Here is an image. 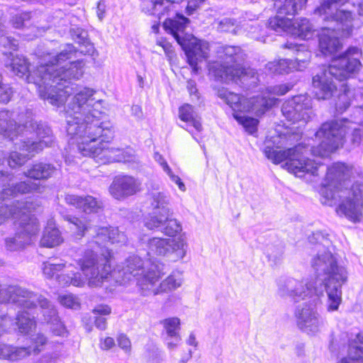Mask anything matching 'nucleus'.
I'll use <instances>...</instances> for the list:
<instances>
[{"instance_id":"f257e3e1","label":"nucleus","mask_w":363,"mask_h":363,"mask_svg":"<svg viewBox=\"0 0 363 363\" xmlns=\"http://www.w3.org/2000/svg\"><path fill=\"white\" fill-rule=\"evenodd\" d=\"M77 51L68 44L59 53L46 52L41 65L28 77L29 82L38 86L41 99L60 107L67 101L64 116L70 145H76L83 156L95 159L102 164L125 162L123 150L111 147L108 142L113 137L109 123L102 121L105 112L102 100H96V91L77 84H64L70 79H79L84 74V62L77 60L62 64L76 57Z\"/></svg>"},{"instance_id":"f03ea898","label":"nucleus","mask_w":363,"mask_h":363,"mask_svg":"<svg viewBox=\"0 0 363 363\" xmlns=\"http://www.w3.org/2000/svg\"><path fill=\"white\" fill-rule=\"evenodd\" d=\"M111 257V254L108 250L101 255L90 250L85 252L83 257L77 261L89 286H100L113 278L121 285L136 281L141 290L140 279L145 277L147 269L158 262L150 259L143 262L140 257L133 255L126 259L121 269L113 271L110 264Z\"/></svg>"},{"instance_id":"7ed1b4c3","label":"nucleus","mask_w":363,"mask_h":363,"mask_svg":"<svg viewBox=\"0 0 363 363\" xmlns=\"http://www.w3.org/2000/svg\"><path fill=\"white\" fill-rule=\"evenodd\" d=\"M28 118L30 119L17 125L12 120L11 112L6 110L0 111V139L9 138L13 140V137L23 130L25 132L33 131L39 138V141L27 138L15 143V148L25 153H21L17 150L10 153L7 162L11 168L23 165L30 157L42 151L45 147L51 146L53 143L52 132L49 126L43 123H38L30 118V116Z\"/></svg>"},{"instance_id":"20e7f679","label":"nucleus","mask_w":363,"mask_h":363,"mask_svg":"<svg viewBox=\"0 0 363 363\" xmlns=\"http://www.w3.org/2000/svg\"><path fill=\"white\" fill-rule=\"evenodd\" d=\"M310 242H320L316 255L311 259V266L317 277H323L320 284L324 285L327 294L328 312L337 311L342 303V286L347 281V272L345 267L337 264L335 257L324 247L328 242L323 234L317 231L308 238Z\"/></svg>"},{"instance_id":"39448f33","label":"nucleus","mask_w":363,"mask_h":363,"mask_svg":"<svg viewBox=\"0 0 363 363\" xmlns=\"http://www.w3.org/2000/svg\"><path fill=\"white\" fill-rule=\"evenodd\" d=\"M297 137L294 134L272 136L266 140L263 152L274 164L286 161L284 167L297 177L317 176L321 164L306 157L308 146L298 144L293 147H289L294 145Z\"/></svg>"},{"instance_id":"423d86ee","label":"nucleus","mask_w":363,"mask_h":363,"mask_svg":"<svg viewBox=\"0 0 363 363\" xmlns=\"http://www.w3.org/2000/svg\"><path fill=\"white\" fill-rule=\"evenodd\" d=\"M347 0H321L320 4L315 10V13L323 16V20L333 26L325 28L319 38L320 52L325 55H332L341 47L337 35H350L353 27V16L347 9L340 7Z\"/></svg>"},{"instance_id":"0eeeda50","label":"nucleus","mask_w":363,"mask_h":363,"mask_svg":"<svg viewBox=\"0 0 363 363\" xmlns=\"http://www.w3.org/2000/svg\"><path fill=\"white\" fill-rule=\"evenodd\" d=\"M361 55L358 48L350 47L344 53L334 57L327 69L313 77V86L316 89L315 95L318 99H327L333 96L337 89L333 77L342 82L360 69Z\"/></svg>"},{"instance_id":"6e6552de","label":"nucleus","mask_w":363,"mask_h":363,"mask_svg":"<svg viewBox=\"0 0 363 363\" xmlns=\"http://www.w3.org/2000/svg\"><path fill=\"white\" fill-rule=\"evenodd\" d=\"M363 126V122H358ZM352 123L347 119L333 120L323 123L315 133L320 141L317 147L310 150L314 156L327 157L343 145L344 137L349 130H352L351 141L355 145L363 142V130L352 128Z\"/></svg>"},{"instance_id":"1a4fd4ad","label":"nucleus","mask_w":363,"mask_h":363,"mask_svg":"<svg viewBox=\"0 0 363 363\" xmlns=\"http://www.w3.org/2000/svg\"><path fill=\"white\" fill-rule=\"evenodd\" d=\"M292 87L293 85L290 84L269 86L262 96H256L250 99L240 97L224 87L218 89L217 95L234 111V113L252 112L259 116L277 104L278 99L274 96H271L272 94L283 96Z\"/></svg>"},{"instance_id":"9d476101","label":"nucleus","mask_w":363,"mask_h":363,"mask_svg":"<svg viewBox=\"0 0 363 363\" xmlns=\"http://www.w3.org/2000/svg\"><path fill=\"white\" fill-rule=\"evenodd\" d=\"M189 23V20L187 18L176 13L174 18L168 17L165 19L164 28L172 35L185 51L189 65L192 67L193 72L196 73L199 69L198 62L208 56L209 44L186 33L185 30Z\"/></svg>"},{"instance_id":"9b49d317","label":"nucleus","mask_w":363,"mask_h":363,"mask_svg":"<svg viewBox=\"0 0 363 363\" xmlns=\"http://www.w3.org/2000/svg\"><path fill=\"white\" fill-rule=\"evenodd\" d=\"M220 62L209 64V73L216 80L228 82L236 78H244L248 72L241 63L245 59V55L240 47L225 46L218 50Z\"/></svg>"},{"instance_id":"f8f14e48","label":"nucleus","mask_w":363,"mask_h":363,"mask_svg":"<svg viewBox=\"0 0 363 363\" xmlns=\"http://www.w3.org/2000/svg\"><path fill=\"white\" fill-rule=\"evenodd\" d=\"M164 274V264L160 262L147 269L145 277L140 281L142 294L144 296H156L176 290L182 285L183 276L181 272L174 271L160 282Z\"/></svg>"},{"instance_id":"ddd939ff","label":"nucleus","mask_w":363,"mask_h":363,"mask_svg":"<svg viewBox=\"0 0 363 363\" xmlns=\"http://www.w3.org/2000/svg\"><path fill=\"white\" fill-rule=\"evenodd\" d=\"M352 173V168L342 162H335L327 169L324 183L320 189L321 202L333 206L336 195L347 191L348 181Z\"/></svg>"},{"instance_id":"4468645a","label":"nucleus","mask_w":363,"mask_h":363,"mask_svg":"<svg viewBox=\"0 0 363 363\" xmlns=\"http://www.w3.org/2000/svg\"><path fill=\"white\" fill-rule=\"evenodd\" d=\"M147 247L149 255L166 257L170 261L177 262L186 256L188 243L183 235L172 238L154 237L147 240Z\"/></svg>"},{"instance_id":"2eb2a0df","label":"nucleus","mask_w":363,"mask_h":363,"mask_svg":"<svg viewBox=\"0 0 363 363\" xmlns=\"http://www.w3.org/2000/svg\"><path fill=\"white\" fill-rule=\"evenodd\" d=\"M14 224V235L5 239L6 249L11 252L21 250L30 245L36 238L40 230L38 220L25 212L22 218L16 220Z\"/></svg>"},{"instance_id":"dca6fc26","label":"nucleus","mask_w":363,"mask_h":363,"mask_svg":"<svg viewBox=\"0 0 363 363\" xmlns=\"http://www.w3.org/2000/svg\"><path fill=\"white\" fill-rule=\"evenodd\" d=\"M73 264L65 260L53 259L43 263V272L44 275L49 279L53 278L55 275L59 284L62 286L73 285L74 286H82L86 281L79 272H74Z\"/></svg>"},{"instance_id":"f3484780","label":"nucleus","mask_w":363,"mask_h":363,"mask_svg":"<svg viewBox=\"0 0 363 363\" xmlns=\"http://www.w3.org/2000/svg\"><path fill=\"white\" fill-rule=\"evenodd\" d=\"M294 317L297 328L308 335L313 336L320 333L325 325V321L317 309L307 303L296 306Z\"/></svg>"},{"instance_id":"a211bd4d","label":"nucleus","mask_w":363,"mask_h":363,"mask_svg":"<svg viewBox=\"0 0 363 363\" xmlns=\"http://www.w3.org/2000/svg\"><path fill=\"white\" fill-rule=\"evenodd\" d=\"M34 296L35 298L30 300L26 308H34L38 305L43 317V320L50 325V330L52 335L60 337L67 336V330L59 318L54 306L41 294L34 293Z\"/></svg>"},{"instance_id":"6ab92c4d","label":"nucleus","mask_w":363,"mask_h":363,"mask_svg":"<svg viewBox=\"0 0 363 363\" xmlns=\"http://www.w3.org/2000/svg\"><path fill=\"white\" fill-rule=\"evenodd\" d=\"M283 116L289 121L307 123L313 116L311 99L298 95L285 101L281 108Z\"/></svg>"},{"instance_id":"aec40b11","label":"nucleus","mask_w":363,"mask_h":363,"mask_svg":"<svg viewBox=\"0 0 363 363\" xmlns=\"http://www.w3.org/2000/svg\"><path fill=\"white\" fill-rule=\"evenodd\" d=\"M150 196L152 211L145 218L144 223L146 228H154L165 220L169 214V198L164 192L156 191H150Z\"/></svg>"},{"instance_id":"412c9836","label":"nucleus","mask_w":363,"mask_h":363,"mask_svg":"<svg viewBox=\"0 0 363 363\" xmlns=\"http://www.w3.org/2000/svg\"><path fill=\"white\" fill-rule=\"evenodd\" d=\"M140 190V181L129 175H118L116 177L109 186L111 195L118 200L133 196Z\"/></svg>"},{"instance_id":"4be33fe9","label":"nucleus","mask_w":363,"mask_h":363,"mask_svg":"<svg viewBox=\"0 0 363 363\" xmlns=\"http://www.w3.org/2000/svg\"><path fill=\"white\" fill-rule=\"evenodd\" d=\"M337 197H344L345 199L337 208V213L340 216H344L352 222H359L362 218L363 204L361 199L357 196H354L351 193L350 190L345 194H337L336 199H337Z\"/></svg>"},{"instance_id":"5701e85b","label":"nucleus","mask_w":363,"mask_h":363,"mask_svg":"<svg viewBox=\"0 0 363 363\" xmlns=\"http://www.w3.org/2000/svg\"><path fill=\"white\" fill-rule=\"evenodd\" d=\"M35 298L34 293L16 285H0V302H11L26 308L30 300Z\"/></svg>"},{"instance_id":"b1692460","label":"nucleus","mask_w":363,"mask_h":363,"mask_svg":"<svg viewBox=\"0 0 363 363\" xmlns=\"http://www.w3.org/2000/svg\"><path fill=\"white\" fill-rule=\"evenodd\" d=\"M305 58L298 57L295 60L283 59L269 62L266 67L274 74H288L294 71H303L310 61V53L304 52Z\"/></svg>"},{"instance_id":"393cba45","label":"nucleus","mask_w":363,"mask_h":363,"mask_svg":"<svg viewBox=\"0 0 363 363\" xmlns=\"http://www.w3.org/2000/svg\"><path fill=\"white\" fill-rule=\"evenodd\" d=\"M67 204L73 206L86 213H97L103 208L101 200L92 196H78L67 194L64 196Z\"/></svg>"},{"instance_id":"a878e982","label":"nucleus","mask_w":363,"mask_h":363,"mask_svg":"<svg viewBox=\"0 0 363 363\" xmlns=\"http://www.w3.org/2000/svg\"><path fill=\"white\" fill-rule=\"evenodd\" d=\"M57 173L58 169L54 164L40 162L30 165L23 174L35 180H48L55 177Z\"/></svg>"},{"instance_id":"bb28decb","label":"nucleus","mask_w":363,"mask_h":363,"mask_svg":"<svg viewBox=\"0 0 363 363\" xmlns=\"http://www.w3.org/2000/svg\"><path fill=\"white\" fill-rule=\"evenodd\" d=\"M337 363H363V332L350 339L347 356L342 357Z\"/></svg>"},{"instance_id":"cd10ccee","label":"nucleus","mask_w":363,"mask_h":363,"mask_svg":"<svg viewBox=\"0 0 363 363\" xmlns=\"http://www.w3.org/2000/svg\"><path fill=\"white\" fill-rule=\"evenodd\" d=\"M148 5H143L142 10L146 13L157 16L159 19L169 16L175 11L176 3L172 0H150Z\"/></svg>"},{"instance_id":"c85d7f7f","label":"nucleus","mask_w":363,"mask_h":363,"mask_svg":"<svg viewBox=\"0 0 363 363\" xmlns=\"http://www.w3.org/2000/svg\"><path fill=\"white\" fill-rule=\"evenodd\" d=\"M46 54V52L43 53L39 55L40 57V61H39V65L37 67H38L42 62V56L43 55ZM6 66L11 68V70L17 76L19 77H23L24 76H26V80L28 83H33L35 85V86L38 89V86H37L33 82H29L28 81V77L33 74L35 71L37 70L38 68H36L33 72H29L28 70V64L27 62V60L23 57L19 55L13 56L12 53H10L9 55V61L6 62Z\"/></svg>"},{"instance_id":"c756f323","label":"nucleus","mask_w":363,"mask_h":363,"mask_svg":"<svg viewBox=\"0 0 363 363\" xmlns=\"http://www.w3.org/2000/svg\"><path fill=\"white\" fill-rule=\"evenodd\" d=\"M40 188V184L36 182L31 181L21 182L9 188H4L0 192V201L9 199L10 197L15 196L17 194H28L38 191Z\"/></svg>"},{"instance_id":"7c9ffc66","label":"nucleus","mask_w":363,"mask_h":363,"mask_svg":"<svg viewBox=\"0 0 363 363\" xmlns=\"http://www.w3.org/2000/svg\"><path fill=\"white\" fill-rule=\"evenodd\" d=\"M313 296L320 297L323 296L321 287L318 289L313 283L307 280H296L294 301H299Z\"/></svg>"},{"instance_id":"2f4dec72","label":"nucleus","mask_w":363,"mask_h":363,"mask_svg":"<svg viewBox=\"0 0 363 363\" xmlns=\"http://www.w3.org/2000/svg\"><path fill=\"white\" fill-rule=\"evenodd\" d=\"M25 212L28 213L27 204L23 201H16L9 207L4 205L0 207V225L3 224L10 216L18 220Z\"/></svg>"},{"instance_id":"473e14b6","label":"nucleus","mask_w":363,"mask_h":363,"mask_svg":"<svg viewBox=\"0 0 363 363\" xmlns=\"http://www.w3.org/2000/svg\"><path fill=\"white\" fill-rule=\"evenodd\" d=\"M63 242L61 233L56 228L55 223L52 221L48 223L43 236L40 240V245L46 247H54L60 245Z\"/></svg>"},{"instance_id":"72a5a7b5","label":"nucleus","mask_w":363,"mask_h":363,"mask_svg":"<svg viewBox=\"0 0 363 363\" xmlns=\"http://www.w3.org/2000/svg\"><path fill=\"white\" fill-rule=\"evenodd\" d=\"M29 355L28 348L18 347L11 345L0 343V359L10 362L23 359Z\"/></svg>"},{"instance_id":"f704fd0d","label":"nucleus","mask_w":363,"mask_h":363,"mask_svg":"<svg viewBox=\"0 0 363 363\" xmlns=\"http://www.w3.org/2000/svg\"><path fill=\"white\" fill-rule=\"evenodd\" d=\"M307 0H277L275 7L279 14L294 16L302 9Z\"/></svg>"},{"instance_id":"c9c22d12","label":"nucleus","mask_w":363,"mask_h":363,"mask_svg":"<svg viewBox=\"0 0 363 363\" xmlns=\"http://www.w3.org/2000/svg\"><path fill=\"white\" fill-rule=\"evenodd\" d=\"M315 30L306 18H301L292 23L291 34L303 40L312 38Z\"/></svg>"},{"instance_id":"e433bc0d","label":"nucleus","mask_w":363,"mask_h":363,"mask_svg":"<svg viewBox=\"0 0 363 363\" xmlns=\"http://www.w3.org/2000/svg\"><path fill=\"white\" fill-rule=\"evenodd\" d=\"M170 213L167 214V219L162 220V223L158 225V226L147 228L152 230H157L167 236L177 238L176 235L182 231V228L181 224L176 219L170 218Z\"/></svg>"},{"instance_id":"4c0bfd02","label":"nucleus","mask_w":363,"mask_h":363,"mask_svg":"<svg viewBox=\"0 0 363 363\" xmlns=\"http://www.w3.org/2000/svg\"><path fill=\"white\" fill-rule=\"evenodd\" d=\"M179 117L182 121L189 123L197 131L202 130L200 118H198L193 106L190 104H186L179 108Z\"/></svg>"},{"instance_id":"58836bf2","label":"nucleus","mask_w":363,"mask_h":363,"mask_svg":"<svg viewBox=\"0 0 363 363\" xmlns=\"http://www.w3.org/2000/svg\"><path fill=\"white\" fill-rule=\"evenodd\" d=\"M279 14L270 18L268 21V27L277 33L286 32L291 33L292 21L290 18Z\"/></svg>"},{"instance_id":"ea45409f","label":"nucleus","mask_w":363,"mask_h":363,"mask_svg":"<svg viewBox=\"0 0 363 363\" xmlns=\"http://www.w3.org/2000/svg\"><path fill=\"white\" fill-rule=\"evenodd\" d=\"M16 324L21 333H28L35 326L34 317L27 311H18L16 316Z\"/></svg>"},{"instance_id":"a19ab883","label":"nucleus","mask_w":363,"mask_h":363,"mask_svg":"<svg viewBox=\"0 0 363 363\" xmlns=\"http://www.w3.org/2000/svg\"><path fill=\"white\" fill-rule=\"evenodd\" d=\"M296 280L294 278L281 279L278 282V294L281 297H289L294 301Z\"/></svg>"},{"instance_id":"79ce46f5","label":"nucleus","mask_w":363,"mask_h":363,"mask_svg":"<svg viewBox=\"0 0 363 363\" xmlns=\"http://www.w3.org/2000/svg\"><path fill=\"white\" fill-rule=\"evenodd\" d=\"M160 324L163 327L162 335H169L172 336L180 335L181 322L179 318L172 317L165 318L160 321Z\"/></svg>"},{"instance_id":"37998d69","label":"nucleus","mask_w":363,"mask_h":363,"mask_svg":"<svg viewBox=\"0 0 363 363\" xmlns=\"http://www.w3.org/2000/svg\"><path fill=\"white\" fill-rule=\"evenodd\" d=\"M234 118L242 125L245 131L253 135L257 130L258 120L252 117L241 115L239 113H233Z\"/></svg>"},{"instance_id":"c03bdc74","label":"nucleus","mask_w":363,"mask_h":363,"mask_svg":"<svg viewBox=\"0 0 363 363\" xmlns=\"http://www.w3.org/2000/svg\"><path fill=\"white\" fill-rule=\"evenodd\" d=\"M48 342L47 337L42 333H37L31 335L30 345L28 347H22L23 348H28L29 350V355L31 354H38L43 349Z\"/></svg>"},{"instance_id":"a18cd8bd","label":"nucleus","mask_w":363,"mask_h":363,"mask_svg":"<svg viewBox=\"0 0 363 363\" xmlns=\"http://www.w3.org/2000/svg\"><path fill=\"white\" fill-rule=\"evenodd\" d=\"M66 220L70 225L69 228L74 232L77 236H84L85 232L89 228L87 223L79 218L69 216L66 217Z\"/></svg>"},{"instance_id":"49530a36","label":"nucleus","mask_w":363,"mask_h":363,"mask_svg":"<svg viewBox=\"0 0 363 363\" xmlns=\"http://www.w3.org/2000/svg\"><path fill=\"white\" fill-rule=\"evenodd\" d=\"M283 252L284 250L281 245H269L265 250V254L269 260L274 264L281 259Z\"/></svg>"},{"instance_id":"de8ad7c7","label":"nucleus","mask_w":363,"mask_h":363,"mask_svg":"<svg viewBox=\"0 0 363 363\" xmlns=\"http://www.w3.org/2000/svg\"><path fill=\"white\" fill-rule=\"evenodd\" d=\"M58 300L63 306L69 308L77 309L80 306L78 298L72 294L60 295Z\"/></svg>"},{"instance_id":"09e8293b","label":"nucleus","mask_w":363,"mask_h":363,"mask_svg":"<svg viewBox=\"0 0 363 363\" xmlns=\"http://www.w3.org/2000/svg\"><path fill=\"white\" fill-rule=\"evenodd\" d=\"M78 43L80 44L79 50H76L83 55H93L95 52V48L94 45L88 40L86 37L78 36Z\"/></svg>"},{"instance_id":"8fccbe9b","label":"nucleus","mask_w":363,"mask_h":363,"mask_svg":"<svg viewBox=\"0 0 363 363\" xmlns=\"http://www.w3.org/2000/svg\"><path fill=\"white\" fill-rule=\"evenodd\" d=\"M162 336L164 337L165 345L170 351L176 350L182 340L180 335H176L175 336L162 335Z\"/></svg>"},{"instance_id":"3c124183","label":"nucleus","mask_w":363,"mask_h":363,"mask_svg":"<svg viewBox=\"0 0 363 363\" xmlns=\"http://www.w3.org/2000/svg\"><path fill=\"white\" fill-rule=\"evenodd\" d=\"M127 240L126 235L119 231L117 228H111V235L109 237V241L111 243H125Z\"/></svg>"},{"instance_id":"603ef678","label":"nucleus","mask_w":363,"mask_h":363,"mask_svg":"<svg viewBox=\"0 0 363 363\" xmlns=\"http://www.w3.org/2000/svg\"><path fill=\"white\" fill-rule=\"evenodd\" d=\"M30 18V13L21 12L13 16L11 23L16 28H20L23 26L24 22Z\"/></svg>"},{"instance_id":"864d4df0","label":"nucleus","mask_w":363,"mask_h":363,"mask_svg":"<svg viewBox=\"0 0 363 363\" xmlns=\"http://www.w3.org/2000/svg\"><path fill=\"white\" fill-rule=\"evenodd\" d=\"M111 228H99L96 230V242L99 245L104 244L109 241Z\"/></svg>"},{"instance_id":"5fc2aeb1","label":"nucleus","mask_w":363,"mask_h":363,"mask_svg":"<svg viewBox=\"0 0 363 363\" xmlns=\"http://www.w3.org/2000/svg\"><path fill=\"white\" fill-rule=\"evenodd\" d=\"M118 345L124 351L126 354H130L131 352V342L127 335L124 334H120L117 337Z\"/></svg>"},{"instance_id":"6e6d98bb","label":"nucleus","mask_w":363,"mask_h":363,"mask_svg":"<svg viewBox=\"0 0 363 363\" xmlns=\"http://www.w3.org/2000/svg\"><path fill=\"white\" fill-rule=\"evenodd\" d=\"M286 48H289V49H295L296 51L297 52V54H296V57L297 58L298 57H300L301 58H305V55H304V52H309L311 54V52L306 50H305V46L303 45H294L293 43H287L285 45Z\"/></svg>"},{"instance_id":"4d7b16f0","label":"nucleus","mask_w":363,"mask_h":363,"mask_svg":"<svg viewBox=\"0 0 363 363\" xmlns=\"http://www.w3.org/2000/svg\"><path fill=\"white\" fill-rule=\"evenodd\" d=\"M12 320L7 315H0V336L4 335L6 328L11 324Z\"/></svg>"},{"instance_id":"13d9d810","label":"nucleus","mask_w":363,"mask_h":363,"mask_svg":"<svg viewBox=\"0 0 363 363\" xmlns=\"http://www.w3.org/2000/svg\"><path fill=\"white\" fill-rule=\"evenodd\" d=\"M154 159L157 163L160 164V165L162 167L163 171L165 173H169L171 168L169 167L167 162L164 159L162 155H160L158 152H155L154 154Z\"/></svg>"},{"instance_id":"bf43d9fd","label":"nucleus","mask_w":363,"mask_h":363,"mask_svg":"<svg viewBox=\"0 0 363 363\" xmlns=\"http://www.w3.org/2000/svg\"><path fill=\"white\" fill-rule=\"evenodd\" d=\"M106 11V5L104 0H101L98 2L96 6V15L100 21H102L105 18Z\"/></svg>"},{"instance_id":"052dcab7","label":"nucleus","mask_w":363,"mask_h":363,"mask_svg":"<svg viewBox=\"0 0 363 363\" xmlns=\"http://www.w3.org/2000/svg\"><path fill=\"white\" fill-rule=\"evenodd\" d=\"M166 174L169 176L171 181L172 182L175 183L178 186L179 189L181 191H186V186H185L184 184L182 182V180L179 176L173 174L171 169H170L169 173H166Z\"/></svg>"},{"instance_id":"680f3d73","label":"nucleus","mask_w":363,"mask_h":363,"mask_svg":"<svg viewBox=\"0 0 363 363\" xmlns=\"http://www.w3.org/2000/svg\"><path fill=\"white\" fill-rule=\"evenodd\" d=\"M0 45L5 48L15 45L13 40L8 36H6L5 29L4 32L0 33Z\"/></svg>"},{"instance_id":"e2e57ef3","label":"nucleus","mask_w":363,"mask_h":363,"mask_svg":"<svg viewBox=\"0 0 363 363\" xmlns=\"http://www.w3.org/2000/svg\"><path fill=\"white\" fill-rule=\"evenodd\" d=\"M187 89L191 96L199 99L198 90L196 89V82L194 80H189L186 85Z\"/></svg>"},{"instance_id":"0e129e2a","label":"nucleus","mask_w":363,"mask_h":363,"mask_svg":"<svg viewBox=\"0 0 363 363\" xmlns=\"http://www.w3.org/2000/svg\"><path fill=\"white\" fill-rule=\"evenodd\" d=\"M115 345V341L113 338L107 337L104 340H101L100 347L102 350H108L112 348Z\"/></svg>"},{"instance_id":"69168bd1","label":"nucleus","mask_w":363,"mask_h":363,"mask_svg":"<svg viewBox=\"0 0 363 363\" xmlns=\"http://www.w3.org/2000/svg\"><path fill=\"white\" fill-rule=\"evenodd\" d=\"M93 312L99 315H108L111 312V308L108 305H98L96 306Z\"/></svg>"},{"instance_id":"338daca9","label":"nucleus","mask_w":363,"mask_h":363,"mask_svg":"<svg viewBox=\"0 0 363 363\" xmlns=\"http://www.w3.org/2000/svg\"><path fill=\"white\" fill-rule=\"evenodd\" d=\"M203 1H200V0H188L187 6H186V11L189 15L193 13L194 11L200 6L201 3Z\"/></svg>"},{"instance_id":"774afa93","label":"nucleus","mask_w":363,"mask_h":363,"mask_svg":"<svg viewBox=\"0 0 363 363\" xmlns=\"http://www.w3.org/2000/svg\"><path fill=\"white\" fill-rule=\"evenodd\" d=\"M210 352L212 355L218 357L221 355L223 352V347L221 344L217 342H213L210 347Z\"/></svg>"}]
</instances>
